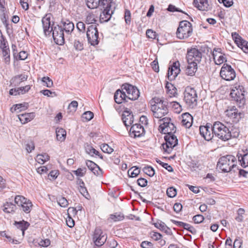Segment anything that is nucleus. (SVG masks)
Listing matches in <instances>:
<instances>
[{
  "instance_id": "nucleus-1",
  "label": "nucleus",
  "mask_w": 248,
  "mask_h": 248,
  "mask_svg": "<svg viewBox=\"0 0 248 248\" xmlns=\"http://www.w3.org/2000/svg\"><path fill=\"white\" fill-rule=\"evenodd\" d=\"M213 130L215 137L224 141L237 138L240 132L238 128L232 127L230 129L219 121L214 123Z\"/></svg>"
},
{
  "instance_id": "nucleus-2",
  "label": "nucleus",
  "mask_w": 248,
  "mask_h": 248,
  "mask_svg": "<svg viewBox=\"0 0 248 248\" xmlns=\"http://www.w3.org/2000/svg\"><path fill=\"white\" fill-rule=\"evenodd\" d=\"M168 102L158 97H155L151 101V110L154 118L159 120L169 112Z\"/></svg>"
},
{
  "instance_id": "nucleus-3",
  "label": "nucleus",
  "mask_w": 248,
  "mask_h": 248,
  "mask_svg": "<svg viewBox=\"0 0 248 248\" xmlns=\"http://www.w3.org/2000/svg\"><path fill=\"white\" fill-rule=\"evenodd\" d=\"M236 158L234 155H228L219 158L217 166L222 172H229L236 167Z\"/></svg>"
},
{
  "instance_id": "nucleus-4",
  "label": "nucleus",
  "mask_w": 248,
  "mask_h": 248,
  "mask_svg": "<svg viewBox=\"0 0 248 248\" xmlns=\"http://www.w3.org/2000/svg\"><path fill=\"white\" fill-rule=\"evenodd\" d=\"M244 88L240 85L235 84L231 90L230 96L236 102L239 108H242L246 103Z\"/></svg>"
},
{
  "instance_id": "nucleus-5",
  "label": "nucleus",
  "mask_w": 248,
  "mask_h": 248,
  "mask_svg": "<svg viewBox=\"0 0 248 248\" xmlns=\"http://www.w3.org/2000/svg\"><path fill=\"white\" fill-rule=\"evenodd\" d=\"M193 28L191 23L186 20L180 21L177 28L176 37L181 40L186 39L191 36Z\"/></svg>"
},
{
  "instance_id": "nucleus-6",
  "label": "nucleus",
  "mask_w": 248,
  "mask_h": 248,
  "mask_svg": "<svg viewBox=\"0 0 248 248\" xmlns=\"http://www.w3.org/2000/svg\"><path fill=\"white\" fill-rule=\"evenodd\" d=\"M184 100L189 108H193L196 107L198 96L196 90L192 88L187 87L184 92Z\"/></svg>"
},
{
  "instance_id": "nucleus-7",
  "label": "nucleus",
  "mask_w": 248,
  "mask_h": 248,
  "mask_svg": "<svg viewBox=\"0 0 248 248\" xmlns=\"http://www.w3.org/2000/svg\"><path fill=\"white\" fill-rule=\"evenodd\" d=\"M170 118L167 117L159 120L160 125L158 129L161 133L169 135V134H172L175 132L176 127L173 123L170 122Z\"/></svg>"
},
{
  "instance_id": "nucleus-8",
  "label": "nucleus",
  "mask_w": 248,
  "mask_h": 248,
  "mask_svg": "<svg viewBox=\"0 0 248 248\" xmlns=\"http://www.w3.org/2000/svg\"><path fill=\"white\" fill-rule=\"evenodd\" d=\"M98 31L96 25H90L86 31L88 42L91 45L95 46L99 43Z\"/></svg>"
},
{
  "instance_id": "nucleus-9",
  "label": "nucleus",
  "mask_w": 248,
  "mask_h": 248,
  "mask_svg": "<svg viewBox=\"0 0 248 248\" xmlns=\"http://www.w3.org/2000/svg\"><path fill=\"white\" fill-rule=\"evenodd\" d=\"M122 89L124 91L127 100H136L140 96L139 90L136 87L131 84H124L122 85Z\"/></svg>"
},
{
  "instance_id": "nucleus-10",
  "label": "nucleus",
  "mask_w": 248,
  "mask_h": 248,
  "mask_svg": "<svg viewBox=\"0 0 248 248\" xmlns=\"http://www.w3.org/2000/svg\"><path fill=\"white\" fill-rule=\"evenodd\" d=\"M165 143L162 144L163 149L166 153L170 154L172 149L178 144V139L173 134L166 135L165 136Z\"/></svg>"
},
{
  "instance_id": "nucleus-11",
  "label": "nucleus",
  "mask_w": 248,
  "mask_h": 248,
  "mask_svg": "<svg viewBox=\"0 0 248 248\" xmlns=\"http://www.w3.org/2000/svg\"><path fill=\"white\" fill-rule=\"evenodd\" d=\"M220 76L222 79L231 81L234 79L236 77V73L230 65L224 63L220 71Z\"/></svg>"
},
{
  "instance_id": "nucleus-12",
  "label": "nucleus",
  "mask_w": 248,
  "mask_h": 248,
  "mask_svg": "<svg viewBox=\"0 0 248 248\" xmlns=\"http://www.w3.org/2000/svg\"><path fill=\"white\" fill-rule=\"evenodd\" d=\"M53 39L57 45H62L64 43L63 30L62 27L57 25L51 27Z\"/></svg>"
},
{
  "instance_id": "nucleus-13",
  "label": "nucleus",
  "mask_w": 248,
  "mask_h": 248,
  "mask_svg": "<svg viewBox=\"0 0 248 248\" xmlns=\"http://www.w3.org/2000/svg\"><path fill=\"white\" fill-rule=\"evenodd\" d=\"M199 130L201 135L207 141L212 140L214 135L213 124H211L207 123L205 126H201Z\"/></svg>"
},
{
  "instance_id": "nucleus-14",
  "label": "nucleus",
  "mask_w": 248,
  "mask_h": 248,
  "mask_svg": "<svg viewBox=\"0 0 248 248\" xmlns=\"http://www.w3.org/2000/svg\"><path fill=\"white\" fill-rule=\"evenodd\" d=\"M225 113L226 115L234 123H238L244 116V114L239 111L235 107H233L230 109L227 110Z\"/></svg>"
},
{
  "instance_id": "nucleus-15",
  "label": "nucleus",
  "mask_w": 248,
  "mask_h": 248,
  "mask_svg": "<svg viewBox=\"0 0 248 248\" xmlns=\"http://www.w3.org/2000/svg\"><path fill=\"white\" fill-rule=\"evenodd\" d=\"M85 2L89 8L94 9L104 5L108 7L112 0H85Z\"/></svg>"
},
{
  "instance_id": "nucleus-16",
  "label": "nucleus",
  "mask_w": 248,
  "mask_h": 248,
  "mask_svg": "<svg viewBox=\"0 0 248 248\" xmlns=\"http://www.w3.org/2000/svg\"><path fill=\"white\" fill-rule=\"evenodd\" d=\"M202 54L196 48H192L187 53V62H199L201 61Z\"/></svg>"
},
{
  "instance_id": "nucleus-17",
  "label": "nucleus",
  "mask_w": 248,
  "mask_h": 248,
  "mask_svg": "<svg viewBox=\"0 0 248 248\" xmlns=\"http://www.w3.org/2000/svg\"><path fill=\"white\" fill-rule=\"evenodd\" d=\"M51 15L50 14H48L43 17L42 19L44 32L46 36L50 35L51 32V27H53L52 26H51Z\"/></svg>"
},
{
  "instance_id": "nucleus-18",
  "label": "nucleus",
  "mask_w": 248,
  "mask_h": 248,
  "mask_svg": "<svg viewBox=\"0 0 248 248\" xmlns=\"http://www.w3.org/2000/svg\"><path fill=\"white\" fill-rule=\"evenodd\" d=\"M111 7V3H109V7H107L106 5L100 6L101 10L103 11L100 15V21L101 22H107L108 21L111 17V14L112 12L110 13V10Z\"/></svg>"
},
{
  "instance_id": "nucleus-19",
  "label": "nucleus",
  "mask_w": 248,
  "mask_h": 248,
  "mask_svg": "<svg viewBox=\"0 0 248 248\" xmlns=\"http://www.w3.org/2000/svg\"><path fill=\"white\" fill-rule=\"evenodd\" d=\"M144 132V129L140 124H133L130 128L129 133L131 137H140Z\"/></svg>"
},
{
  "instance_id": "nucleus-20",
  "label": "nucleus",
  "mask_w": 248,
  "mask_h": 248,
  "mask_svg": "<svg viewBox=\"0 0 248 248\" xmlns=\"http://www.w3.org/2000/svg\"><path fill=\"white\" fill-rule=\"evenodd\" d=\"M114 99L115 102L119 104L128 101L126 95L122 89V90L118 89L116 91L114 95Z\"/></svg>"
},
{
  "instance_id": "nucleus-21",
  "label": "nucleus",
  "mask_w": 248,
  "mask_h": 248,
  "mask_svg": "<svg viewBox=\"0 0 248 248\" xmlns=\"http://www.w3.org/2000/svg\"><path fill=\"white\" fill-rule=\"evenodd\" d=\"M122 120L125 126L127 127L133 123V115L128 111H124L122 115Z\"/></svg>"
},
{
  "instance_id": "nucleus-22",
  "label": "nucleus",
  "mask_w": 248,
  "mask_h": 248,
  "mask_svg": "<svg viewBox=\"0 0 248 248\" xmlns=\"http://www.w3.org/2000/svg\"><path fill=\"white\" fill-rule=\"evenodd\" d=\"M194 6L199 10L207 11L209 6L208 0H194Z\"/></svg>"
},
{
  "instance_id": "nucleus-23",
  "label": "nucleus",
  "mask_w": 248,
  "mask_h": 248,
  "mask_svg": "<svg viewBox=\"0 0 248 248\" xmlns=\"http://www.w3.org/2000/svg\"><path fill=\"white\" fill-rule=\"evenodd\" d=\"M182 124L186 128H189L192 125L193 118L188 113H185L182 115Z\"/></svg>"
},
{
  "instance_id": "nucleus-24",
  "label": "nucleus",
  "mask_w": 248,
  "mask_h": 248,
  "mask_svg": "<svg viewBox=\"0 0 248 248\" xmlns=\"http://www.w3.org/2000/svg\"><path fill=\"white\" fill-rule=\"evenodd\" d=\"M188 65L186 69V74L188 76H193L197 70V63L187 62Z\"/></svg>"
},
{
  "instance_id": "nucleus-25",
  "label": "nucleus",
  "mask_w": 248,
  "mask_h": 248,
  "mask_svg": "<svg viewBox=\"0 0 248 248\" xmlns=\"http://www.w3.org/2000/svg\"><path fill=\"white\" fill-rule=\"evenodd\" d=\"M28 76L25 74L18 75L12 78L11 82L15 86H18L22 81L26 80Z\"/></svg>"
},
{
  "instance_id": "nucleus-26",
  "label": "nucleus",
  "mask_w": 248,
  "mask_h": 248,
  "mask_svg": "<svg viewBox=\"0 0 248 248\" xmlns=\"http://www.w3.org/2000/svg\"><path fill=\"white\" fill-rule=\"evenodd\" d=\"M34 116V113H28L19 115L18 118L21 123L25 124L31 121Z\"/></svg>"
},
{
  "instance_id": "nucleus-27",
  "label": "nucleus",
  "mask_w": 248,
  "mask_h": 248,
  "mask_svg": "<svg viewBox=\"0 0 248 248\" xmlns=\"http://www.w3.org/2000/svg\"><path fill=\"white\" fill-rule=\"evenodd\" d=\"M14 224L17 229L22 231V236H24L25 230L28 229L30 225L28 222L24 220L19 222L15 221Z\"/></svg>"
},
{
  "instance_id": "nucleus-28",
  "label": "nucleus",
  "mask_w": 248,
  "mask_h": 248,
  "mask_svg": "<svg viewBox=\"0 0 248 248\" xmlns=\"http://www.w3.org/2000/svg\"><path fill=\"white\" fill-rule=\"evenodd\" d=\"M62 23L63 26V31H64L68 35L73 31L74 29V24L70 21L68 20H66L65 21H62Z\"/></svg>"
},
{
  "instance_id": "nucleus-29",
  "label": "nucleus",
  "mask_w": 248,
  "mask_h": 248,
  "mask_svg": "<svg viewBox=\"0 0 248 248\" xmlns=\"http://www.w3.org/2000/svg\"><path fill=\"white\" fill-rule=\"evenodd\" d=\"M84 148L86 153L91 156H93L94 155H99V152L88 143L85 144Z\"/></svg>"
},
{
  "instance_id": "nucleus-30",
  "label": "nucleus",
  "mask_w": 248,
  "mask_h": 248,
  "mask_svg": "<svg viewBox=\"0 0 248 248\" xmlns=\"http://www.w3.org/2000/svg\"><path fill=\"white\" fill-rule=\"evenodd\" d=\"M167 92L170 97L175 96L177 94V89L170 83L167 82L166 85Z\"/></svg>"
},
{
  "instance_id": "nucleus-31",
  "label": "nucleus",
  "mask_w": 248,
  "mask_h": 248,
  "mask_svg": "<svg viewBox=\"0 0 248 248\" xmlns=\"http://www.w3.org/2000/svg\"><path fill=\"white\" fill-rule=\"evenodd\" d=\"M16 206L12 202H6L3 205V210L7 213H12L15 212Z\"/></svg>"
},
{
  "instance_id": "nucleus-32",
  "label": "nucleus",
  "mask_w": 248,
  "mask_h": 248,
  "mask_svg": "<svg viewBox=\"0 0 248 248\" xmlns=\"http://www.w3.org/2000/svg\"><path fill=\"white\" fill-rule=\"evenodd\" d=\"M57 139L61 141H63L66 137V132L63 128H57L56 130Z\"/></svg>"
},
{
  "instance_id": "nucleus-33",
  "label": "nucleus",
  "mask_w": 248,
  "mask_h": 248,
  "mask_svg": "<svg viewBox=\"0 0 248 248\" xmlns=\"http://www.w3.org/2000/svg\"><path fill=\"white\" fill-rule=\"evenodd\" d=\"M213 57L215 63L217 65L221 64L224 62L227 61L222 53L220 54L219 55H218L217 53H216V54H214Z\"/></svg>"
},
{
  "instance_id": "nucleus-34",
  "label": "nucleus",
  "mask_w": 248,
  "mask_h": 248,
  "mask_svg": "<svg viewBox=\"0 0 248 248\" xmlns=\"http://www.w3.org/2000/svg\"><path fill=\"white\" fill-rule=\"evenodd\" d=\"M238 160L240 162L241 166L246 168L248 166V153L243 155H237Z\"/></svg>"
},
{
  "instance_id": "nucleus-35",
  "label": "nucleus",
  "mask_w": 248,
  "mask_h": 248,
  "mask_svg": "<svg viewBox=\"0 0 248 248\" xmlns=\"http://www.w3.org/2000/svg\"><path fill=\"white\" fill-rule=\"evenodd\" d=\"M191 166L194 170L197 169L201 170L204 168V164L202 160H193L191 163Z\"/></svg>"
},
{
  "instance_id": "nucleus-36",
  "label": "nucleus",
  "mask_w": 248,
  "mask_h": 248,
  "mask_svg": "<svg viewBox=\"0 0 248 248\" xmlns=\"http://www.w3.org/2000/svg\"><path fill=\"white\" fill-rule=\"evenodd\" d=\"M49 159V156L46 153L38 155L36 158V161L41 164H43L45 162L48 161Z\"/></svg>"
},
{
  "instance_id": "nucleus-37",
  "label": "nucleus",
  "mask_w": 248,
  "mask_h": 248,
  "mask_svg": "<svg viewBox=\"0 0 248 248\" xmlns=\"http://www.w3.org/2000/svg\"><path fill=\"white\" fill-rule=\"evenodd\" d=\"M30 201L29 200L27 199L21 195L16 196L15 198V202L18 206H22V204H26L27 202Z\"/></svg>"
},
{
  "instance_id": "nucleus-38",
  "label": "nucleus",
  "mask_w": 248,
  "mask_h": 248,
  "mask_svg": "<svg viewBox=\"0 0 248 248\" xmlns=\"http://www.w3.org/2000/svg\"><path fill=\"white\" fill-rule=\"evenodd\" d=\"M140 173V169L136 166L132 167L128 170V174L129 176L131 177H135L137 176Z\"/></svg>"
},
{
  "instance_id": "nucleus-39",
  "label": "nucleus",
  "mask_w": 248,
  "mask_h": 248,
  "mask_svg": "<svg viewBox=\"0 0 248 248\" xmlns=\"http://www.w3.org/2000/svg\"><path fill=\"white\" fill-rule=\"evenodd\" d=\"M2 56L6 63H9L10 61V50L8 47L2 48Z\"/></svg>"
},
{
  "instance_id": "nucleus-40",
  "label": "nucleus",
  "mask_w": 248,
  "mask_h": 248,
  "mask_svg": "<svg viewBox=\"0 0 248 248\" xmlns=\"http://www.w3.org/2000/svg\"><path fill=\"white\" fill-rule=\"evenodd\" d=\"M107 236H106V235H104L101 237H99L93 240V242L96 246L101 247L105 243L107 240Z\"/></svg>"
},
{
  "instance_id": "nucleus-41",
  "label": "nucleus",
  "mask_w": 248,
  "mask_h": 248,
  "mask_svg": "<svg viewBox=\"0 0 248 248\" xmlns=\"http://www.w3.org/2000/svg\"><path fill=\"white\" fill-rule=\"evenodd\" d=\"M97 16H95L93 13H89L86 19V23L88 24H95L97 21L96 20Z\"/></svg>"
},
{
  "instance_id": "nucleus-42",
  "label": "nucleus",
  "mask_w": 248,
  "mask_h": 248,
  "mask_svg": "<svg viewBox=\"0 0 248 248\" xmlns=\"http://www.w3.org/2000/svg\"><path fill=\"white\" fill-rule=\"evenodd\" d=\"M29 106V105L27 103L23 104H16L14 107V110L17 111V112L21 111L22 110L26 109Z\"/></svg>"
},
{
  "instance_id": "nucleus-43",
  "label": "nucleus",
  "mask_w": 248,
  "mask_h": 248,
  "mask_svg": "<svg viewBox=\"0 0 248 248\" xmlns=\"http://www.w3.org/2000/svg\"><path fill=\"white\" fill-rule=\"evenodd\" d=\"M143 171L150 177L155 175V172L154 169L151 166H146L142 169Z\"/></svg>"
},
{
  "instance_id": "nucleus-44",
  "label": "nucleus",
  "mask_w": 248,
  "mask_h": 248,
  "mask_svg": "<svg viewBox=\"0 0 248 248\" xmlns=\"http://www.w3.org/2000/svg\"><path fill=\"white\" fill-rule=\"evenodd\" d=\"M57 201L59 205H60L62 207H65L68 204V202L67 200L64 197L62 196H59L57 199Z\"/></svg>"
},
{
  "instance_id": "nucleus-45",
  "label": "nucleus",
  "mask_w": 248,
  "mask_h": 248,
  "mask_svg": "<svg viewBox=\"0 0 248 248\" xmlns=\"http://www.w3.org/2000/svg\"><path fill=\"white\" fill-rule=\"evenodd\" d=\"M109 218L113 221L116 222L123 220L124 217L121 213H116L115 214L110 215Z\"/></svg>"
},
{
  "instance_id": "nucleus-46",
  "label": "nucleus",
  "mask_w": 248,
  "mask_h": 248,
  "mask_svg": "<svg viewBox=\"0 0 248 248\" xmlns=\"http://www.w3.org/2000/svg\"><path fill=\"white\" fill-rule=\"evenodd\" d=\"M84 183L83 181L80 182L79 191L83 196L86 197L87 195H89V193L86 188L84 186Z\"/></svg>"
},
{
  "instance_id": "nucleus-47",
  "label": "nucleus",
  "mask_w": 248,
  "mask_h": 248,
  "mask_svg": "<svg viewBox=\"0 0 248 248\" xmlns=\"http://www.w3.org/2000/svg\"><path fill=\"white\" fill-rule=\"evenodd\" d=\"M178 74V73H175V72L172 69V68H169L168 72V78L170 80H173L175 79Z\"/></svg>"
},
{
  "instance_id": "nucleus-48",
  "label": "nucleus",
  "mask_w": 248,
  "mask_h": 248,
  "mask_svg": "<svg viewBox=\"0 0 248 248\" xmlns=\"http://www.w3.org/2000/svg\"><path fill=\"white\" fill-rule=\"evenodd\" d=\"M78 103L77 101H72L68 107V109L70 112H75L77 109Z\"/></svg>"
},
{
  "instance_id": "nucleus-49",
  "label": "nucleus",
  "mask_w": 248,
  "mask_h": 248,
  "mask_svg": "<svg viewBox=\"0 0 248 248\" xmlns=\"http://www.w3.org/2000/svg\"><path fill=\"white\" fill-rule=\"evenodd\" d=\"M237 46L240 47L245 53H248V43L244 40H242V42L240 41V44H238Z\"/></svg>"
},
{
  "instance_id": "nucleus-50",
  "label": "nucleus",
  "mask_w": 248,
  "mask_h": 248,
  "mask_svg": "<svg viewBox=\"0 0 248 248\" xmlns=\"http://www.w3.org/2000/svg\"><path fill=\"white\" fill-rule=\"evenodd\" d=\"M93 117V113L90 111L85 112L82 115V119L85 120L86 121L91 120Z\"/></svg>"
},
{
  "instance_id": "nucleus-51",
  "label": "nucleus",
  "mask_w": 248,
  "mask_h": 248,
  "mask_svg": "<svg viewBox=\"0 0 248 248\" xmlns=\"http://www.w3.org/2000/svg\"><path fill=\"white\" fill-rule=\"evenodd\" d=\"M42 81L45 83V85L48 88H51L53 86V83L52 80L48 77H44L42 78Z\"/></svg>"
},
{
  "instance_id": "nucleus-52",
  "label": "nucleus",
  "mask_w": 248,
  "mask_h": 248,
  "mask_svg": "<svg viewBox=\"0 0 248 248\" xmlns=\"http://www.w3.org/2000/svg\"><path fill=\"white\" fill-rule=\"evenodd\" d=\"M32 205L31 202L29 201L27 202V203H26V204H22V206L21 207L24 212L28 213L30 212Z\"/></svg>"
},
{
  "instance_id": "nucleus-53",
  "label": "nucleus",
  "mask_w": 248,
  "mask_h": 248,
  "mask_svg": "<svg viewBox=\"0 0 248 248\" xmlns=\"http://www.w3.org/2000/svg\"><path fill=\"white\" fill-rule=\"evenodd\" d=\"M101 149L103 152L108 154H111L113 151V149L107 144H103Z\"/></svg>"
},
{
  "instance_id": "nucleus-54",
  "label": "nucleus",
  "mask_w": 248,
  "mask_h": 248,
  "mask_svg": "<svg viewBox=\"0 0 248 248\" xmlns=\"http://www.w3.org/2000/svg\"><path fill=\"white\" fill-rule=\"evenodd\" d=\"M86 164L89 169L92 171L94 170L95 168H99V166L96 164L91 160H87Z\"/></svg>"
},
{
  "instance_id": "nucleus-55",
  "label": "nucleus",
  "mask_w": 248,
  "mask_h": 248,
  "mask_svg": "<svg viewBox=\"0 0 248 248\" xmlns=\"http://www.w3.org/2000/svg\"><path fill=\"white\" fill-rule=\"evenodd\" d=\"M176 193V189L173 187H169L167 190V194L170 198L174 197Z\"/></svg>"
},
{
  "instance_id": "nucleus-56",
  "label": "nucleus",
  "mask_w": 248,
  "mask_h": 248,
  "mask_svg": "<svg viewBox=\"0 0 248 248\" xmlns=\"http://www.w3.org/2000/svg\"><path fill=\"white\" fill-rule=\"evenodd\" d=\"M7 41L0 30V48L2 49L8 47L6 46Z\"/></svg>"
},
{
  "instance_id": "nucleus-57",
  "label": "nucleus",
  "mask_w": 248,
  "mask_h": 248,
  "mask_svg": "<svg viewBox=\"0 0 248 248\" xmlns=\"http://www.w3.org/2000/svg\"><path fill=\"white\" fill-rule=\"evenodd\" d=\"M86 172V169L85 168H78L76 170L74 171V173L80 177L83 176V175L85 174Z\"/></svg>"
},
{
  "instance_id": "nucleus-58",
  "label": "nucleus",
  "mask_w": 248,
  "mask_h": 248,
  "mask_svg": "<svg viewBox=\"0 0 248 248\" xmlns=\"http://www.w3.org/2000/svg\"><path fill=\"white\" fill-rule=\"evenodd\" d=\"M41 93L43 94L45 96H47L48 97L49 96H56L57 94L55 92H52L51 91L49 90H43L41 91Z\"/></svg>"
},
{
  "instance_id": "nucleus-59",
  "label": "nucleus",
  "mask_w": 248,
  "mask_h": 248,
  "mask_svg": "<svg viewBox=\"0 0 248 248\" xmlns=\"http://www.w3.org/2000/svg\"><path fill=\"white\" fill-rule=\"evenodd\" d=\"M180 63L179 62H174L171 66L169 67L170 68H172L173 71L175 72V73L179 74L180 72V69L179 68Z\"/></svg>"
},
{
  "instance_id": "nucleus-60",
  "label": "nucleus",
  "mask_w": 248,
  "mask_h": 248,
  "mask_svg": "<svg viewBox=\"0 0 248 248\" xmlns=\"http://www.w3.org/2000/svg\"><path fill=\"white\" fill-rule=\"evenodd\" d=\"M74 46L77 50L81 51L83 49V44L78 40L75 41Z\"/></svg>"
},
{
  "instance_id": "nucleus-61",
  "label": "nucleus",
  "mask_w": 248,
  "mask_h": 248,
  "mask_svg": "<svg viewBox=\"0 0 248 248\" xmlns=\"http://www.w3.org/2000/svg\"><path fill=\"white\" fill-rule=\"evenodd\" d=\"M172 107L175 110L176 112L180 113L182 110V108L180 104L177 102H172L171 103Z\"/></svg>"
},
{
  "instance_id": "nucleus-62",
  "label": "nucleus",
  "mask_w": 248,
  "mask_h": 248,
  "mask_svg": "<svg viewBox=\"0 0 248 248\" xmlns=\"http://www.w3.org/2000/svg\"><path fill=\"white\" fill-rule=\"evenodd\" d=\"M34 144L32 141H30L26 145V150L28 153H31L34 149Z\"/></svg>"
},
{
  "instance_id": "nucleus-63",
  "label": "nucleus",
  "mask_w": 248,
  "mask_h": 248,
  "mask_svg": "<svg viewBox=\"0 0 248 248\" xmlns=\"http://www.w3.org/2000/svg\"><path fill=\"white\" fill-rule=\"evenodd\" d=\"M193 220L195 223H200L204 220V217L202 215H197L193 217Z\"/></svg>"
},
{
  "instance_id": "nucleus-64",
  "label": "nucleus",
  "mask_w": 248,
  "mask_h": 248,
  "mask_svg": "<svg viewBox=\"0 0 248 248\" xmlns=\"http://www.w3.org/2000/svg\"><path fill=\"white\" fill-rule=\"evenodd\" d=\"M146 34L148 38L151 39H155L156 36V32L151 29L146 31Z\"/></svg>"
}]
</instances>
